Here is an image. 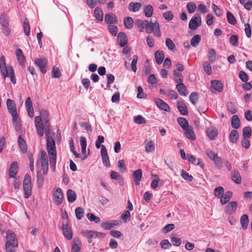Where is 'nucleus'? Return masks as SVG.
<instances>
[{"label": "nucleus", "instance_id": "obj_53", "mask_svg": "<svg viewBox=\"0 0 252 252\" xmlns=\"http://www.w3.org/2000/svg\"><path fill=\"white\" fill-rule=\"evenodd\" d=\"M228 110L232 114H234L237 112V110L234 104L231 102H229L226 104Z\"/></svg>", "mask_w": 252, "mask_h": 252}, {"label": "nucleus", "instance_id": "obj_51", "mask_svg": "<svg viewBox=\"0 0 252 252\" xmlns=\"http://www.w3.org/2000/svg\"><path fill=\"white\" fill-rule=\"evenodd\" d=\"M61 75V72L58 67H54L52 70V77L59 78Z\"/></svg>", "mask_w": 252, "mask_h": 252}, {"label": "nucleus", "instance_id": "obj_31", "mask_svg": "<svg viewBox=\"0 0 252 252\" xmlns=\"http://www.w3.org/2000/svg\"><path fill=\"white\" fill-rule=\"evenodd\" d=\"M66 195L67 200L69 202L72 203L74 202L76 199V193L71 189L67 191Z\"/></svg>", "mask_w": 252, "mask_h": 252}, {"label": "nucleus", "instance_id": "obj_38", "mask_svg": "<svg viewBox=\"0 0 252 252\" xmlns=\"http://www.w3.org/2000/svg\"><path fill=\"white\" fill-rule=\"evenodd\" d=\"M136 24L137 25L138 28L141 29L139 31L140 32H143V30L144 29H146V26L148 24V21L137 19L136 21Z\"/></svg>", "mask_w": 252, "mask_h": 252}, {"label": "nucleus", "instance_id": "obj_1", "mask_svg": "<svg viewBox=\"0 0 252 252\" xmlns=\"http://www.w3.org/2000/svg\"><path fill=\"white\" fill-rule=\"evenodd\" d=\"M38 160L40 162V164L42 169V174L41 171L38 170L36 173L37 185L39 188L42 187L44 181V176L46 175L48 170V159L46 152L41 151L38 156Z\"/></svg>", "mask_w": 252, "mask_h": 252}, {"label": "nucleus", "instance_id": "obj_14", "mask_svg": "<svg viewBox=\"0 0 252 252\" xmlns=\"http://www.w3.org/2000/svg\"><path fill=\"white\" fill-rule=\"evenodd\" d=\"M238 203L236 201L229 202L225 208V211L228 214H232L235 212Z\"/></svg>", "mask_w": 252, "mask_h": 252}, {"label": "nucleus", "instance_id": "obj_15", "mask_svg": "<svg viewBox=\"0 0 252 252\" xmlns=\"http://www.w3.org/2000/svg\"><path fill=\"white\" fill-rule=\"evenodd\" d=\"M18 163L17 161L13 162L9 166V177L14 178L18 172Z\"/></svg>", "mask_w": 252, "mask_h": 252}, {"label": "nucleus", "instance_id": "obj_10", "mask_svg": "<svg viewBox=\"0 0 252 252\" xmlns=\"http://www.w3.org/2000/svg\"><path fill=\"white\" fill-rule=\"evenodd\" d=\"M7 241L6 243H8L9 244H12L13 246H18V241L16 238V235L11 231L8 230L6 232V236Z\"/></svg>", "mask_w": 252, "mask_h": 252}, {"label": "nucleus", "instance_id": "obj_45", "mask_svg": "<svg viewBox=\"0 0 252 252\" xmlns=\"http://www.w3.org/2000/svg\"><path fill=\"white\" fill-rule=\"evenodd\" d=\"M23 190L24 195L26 198H28L32 194V187L31 185L23 186Z\"/></svg>", "mask_w": 252, "mask_h": 252}, {"label": "nucleus", "instance_id": "obj_4", "mask_svg": "<svg viewBox=\"0 0 252 252\" xmlns=\"http://www.w3.org/2000/svg\"><path fill=\"white\" fill-rule=\"evenodd\" d=\"M0 69L4 78L9 76L11 82L13 84H16V80L14 76V70L11 66H9L7 67L6 66L4 56L0 58Z\"/></svg>", "mask_w": 252, "mask_h": 252}, {"label": "nucleus", "instance_id": "obj_48", "mask_svg": "<svg viewBox=\"0 0 252 252\" xmlns=\"http://www.w3.org/2000/svg\"><path fill=\"white\" fill-rule=\"evenodd\" d=\"M227 20L228 22L233 25H235L237 23L236 20L233 14L229 11L227 12L226 14Z\"/></svg>", "mask_w": 252, "mask_h": 252}, {"label": "nucleus", "instance_id": "obj_59", "mask_svg": "<svg viewBox=\"0 0 252 252\" xmlns=\"http://www.w3.org/2000/svg\"><path fill=\"white\" fill-rule=\"evenodd\" d=\"M187 8L188 12L189 13H192L194 12L196 8V4L192 2H189L187 4Z\"/></svg>", "mask_w": 252, "mask_h": 252}, {"label": "nucleus", "instance_id": "obj_27", "mask_svg": "<svg viewBox=\"0 0 252 252\" xmlns=\"http://www.w3.org/2000/svg\"><path fill=\"white\" fill-rule=\"evenodd\" d=\"M231 126L235 129H238L240 126V121L237 115H234L231 118Z\"/></svg>", "mask_w": 252, "mask_h": 252}, {"label": "nucleus", "instance_id": "obj_46", "mask_svg": "<svg viewBox=\"0 0 252 252\" xmlns=\"http://www.w3.org/2000/svg\"><path fill=\"white\" fill-rule=\"evenodd\" d=\"M213 161H214L216 167L218 169H220L222 167V160L220 157L218 156V155H216V157Z\"/></svg>", "mask_w": 252, "mask_h": 252}, {"label": "nucleus", "instance_id": "obj_8", "mask_svg": "<svg viewBox=\"0 0 252 252\" xmlns=\"http://www.w3.org/2000/svg\"><path fill=\"white\" fill-rule=\"evenodd\" d=\"M201 17L198 15H195L189 22V28L191 30H195L201 25Z\"/></svg>", "mask_w": 252, "mask_h": 252}, {"label": "nucleus", "instance_id": "obj_63", "mask_svg": "<svg viewBox=\"0 0 252 252\" xmlns=\"http://www.w3.org/2000/svg\"><path fill=\"white\" fill-rule=\"evenodd\" d=\"M174 228L175 225L174 224H168L162 228V231L164 233H167L174 229Z\"/></svg>", "mask_w": 252, "mask_h": 252}, {"label": "nucleus", "instance_id": "obj_30", "mask_svg": "<svg viewBox=\"0 0 252 252\" xmlns=\"http://www.w3.org/2000/svg\"><path fill=\"white\" fill-rule=\"evenodd\" d=\"M216 52L214 49H210L208 50L207 57L210 63H213L216 60Z\"/></svg>", "mask_w": 252, "mask_h": 252}, {"label": "nucleus", "instance_id": "obj_57", "mask_svg": "<svg viewBox=\"0 0 252 252\" xmlns=\"http://www.w3.org/2000/svg\"><path fill=\"white\" fill-rule=\"evenodd\" d=\"M134 122L138 125L144 124L146 123V121L142 116L138 115L134 117Z\"/></svg>", "mask_w": 252, "mask_h": 252}, {"label": "nucleus", "instance_id": "obj_33", "mask_svg": "<svg viewBox=\"0 0 252 252\" xmlns=\"http://www.w3.org/2000/svg\"><path fill=\"white\" fill-rule=\"evenodd\" d=\"M232 195V192L230 191H227L224 196L220 197V202L222 205H224L227 203L230 198H231Z\"/></svg>", "mask_w": 252, "mask_h": 252}, {"label": "nucleus", "instance_id": "obj_17", "mask_svg": "<svg viewBox=\"0 0 252 252\" xmlns=\"http://www.w3.org/2000/svg\"><path fill=\"white\" fill-rule=\"evenodd\" d=\"M206 132L210 140H214L218 135V130L214 127H210L207 128Z\"/></svg>", "mask_w": 252, "mask_h": 252}, {"label": "nucleus", "instance_id": "obj_64", "mask_svg": "<svg viewBox=\"0 0 252 252\" xmlns=\"http://www.w3.org/2000/svg\"><path fill=\"white\" fill-rule=\"evenodd\" d=\"M171 241L175 246H179L181 245L182 241L181 238L176 237H171Z\"/></svg>", "mask_w": 252, "mask_h": 252}, {"label": "nucleus", "instance_id": "obj_44", "mask_svg": "<svg viewBox=\"0 0 252 252\" xmlns=\"http://www.w3.org/2000/svg\"><path fill=\"white\" fill-rule=\"evenodd\" d=\"M94 13L96 18L100 21H102L103 19V13L102 11L99 8L96 7L94 9Z\"/></svg>", "mask_w": 252, "mask_h": 252}, {"label": "nucleus", "instance_id": "obj_19", "mask_svg": "<svg viewBox=\"0 0 252 252\" xmlns=\"http://www.w3.org/2000/svg\"><path fill=\"white\" fill-rule=\"evenodd\" d=\"M126 34L124 32H120L117 36L118 42L121 47H124L127 44Z\"/></svg>", "mask_w": 252, "mask_h": 252}, {"label": "nucleus", "instance_id": "obj_37", "mask_svg": "<svg viewBox=\"0 0 252 252\" xmlns=\"http://www.w3.org/2000/svg\"><path fill=\"white\" fill-rule=\"evenodd\" d=\"M173 78L177 84L183 83V77L182 74L177 71V70H173Z\"/></svg>", "mask_w": 252, "mask_h": 252}, {"label": "nucleus", "instance_id": "obj_49", "mask_svg": "<svg viewBox=\"0 0 252 252\" xmlns=\"http://www.w3.org/2000/svg\"><path fill=\"white\" fill-rule=\"evenodd\" d=\"M75 213L76 218L79 220H81L84 216V210L80 207H77L75 209Z\"/></svg>", "mask_w": 252, "mask_h": 252}, {"label": "nucleus", "instance_id": "obj_61", "mask_svg": "<svg viewBox=\"0 0 252 252\" xmlns=\"http://www.w3.org/2000/svg\"><path fill=\"white\" fill-rule=\"evenodd\" d=\"M198 99V95L197 93L195 92L191 93V94L189 95V99L192 104L194 105L197 102Z\"/></svg>", "mask_w": 252, "mask_h": 252}, {"label": "nucleus", "instance_id": "obj_47", "mask_svg": "<svg viewBox=\"0 0 252 252\" xmlns=\"http://www.w3.org/2000/svg\"><path fill=\"white\" fill-rule=\"evenodd\" d=\"M252 129L249 126H245L243 129V138H249L251 136Z\"/></svg>", "mask_w": 252, "mask_h": 252}, {"label": "nucleus", "instance_id": "obj_24", "mask_svg": "<svg viewBox=\"0 0 252 252\" xmlns=\"http://www.w3.org/2000/svg\"><path fill=\"white\" fill-rule=\"evenodd\" d=\"M231 179L237 184L241 183V177L240 173L236 170L232 172Z\"/></svg>", "mask_w": 252, "mask_h": 252}, {"label": "nucleus", "instance_id": "obj_13", "mask_svg": "<svg viewBox=\"0 0 252 252\" xmlns=\"http://www.w3.org/2000/svg\"><path fill=\"white\" fill-rule=\"evenodd\" d=\"M155 101L157 106L160 109L169 112L170 111V108L169 105L164 101L162 100L160 98H156L155 99Z\"/></svg>", "mask_w": 252, "mask_h": 252}, {"label": "nucleus", "instance_id": "obj_29", "mask_svg": "<svg viewBox=\"0 0 252 252\" xmlns=\"http://www.w3.org/2000/svg\"><path fill=\"white\" fill-rule=\"evenodd\" d=\"M155 56L156 60V63L158 64H160L162 63L164 58V55L163 52L160 51L159 50L156 51L155 53Z\"/></svg>", "mask_w": 252, "mask_h": 252}, {"label": "nucleus", "instance_id": "obj_21", "mask_svg": "<svg viewBox=\"0 0 252 252\" xmlns=\"http://www.w3.org/2000/svg\"><path fill=\"white\" fill-rule=\"evenodd\" d=\"M177 107L180 113L183 115H187L189 113L187 107L182 101H178L177 103Z\"/></svg>", "mask_w": 252, "mask_h": 252}, {"label": "nucleus", "instance_id": "obj_12", "mask_svg": "<svg viewBox=\"0 0 252 252\" xmlns=\"http://www.w3.org/2000/svg\"><path fill=\"white\" fill-rule=\"evenodd\" d=\"M53 196L54 197L55 203L57 205H59L62 203L63 198V194L60 188H58L56 189V192L53 193Z\"/></svg>", "mask_w": 252, "mask_h": 252}, {"label": "nucleus", "instance_id": "obj_22", "mask_svg": "<svg viewBox=\"0 0 252 252\" xmlns=\"http://www.w3.org/2000/svg\"><path fill=\"white\" fill-rule=\"evenodd\" d=\"M16 55L19 64L21 66H23L26 61V59L24 56L22 51L20 49H17L16 51Z\"/></svg>", "mask_w": 252, "mask_h": 252}, {"label": "nucleus", "instance_id": "obj_16", "mask_svg": "<svg viewBox=\"0 0 252 252\" xmlns=\"http://www.w3.org/2000/svg\"><path fill=\"white\" fill-rule=\"evenodd\" d=\"M25 105L29 116L31 118H32L33 117L34 112L32 100L30 97H28L26 99Z\"/></svg>", "mask_w": 252, "mask_h": 252}, {"label": "nucleus", "instance_id": "obj_62", "mask_svg": "<svg viewBox=\"0 0 252 252\" xmlns=\"http://www.w3.org/2000/svg\"><path fill=\"white\" fill-rule=\"evenodd\" d=\"M0 24L3 27L8 26V23L6 16L4 14H1L0 16Z\"/></svg>", "mask_w": 252, "mask_h": 252}, {"label": "nucleus", "instance_id": "obj_50", "mask_svg": "<svg viewBox=\"0 0 252 252\" xmlns=\"http://www.w3.org/2000/svg\"><path fill=\"white\" fill-rule=\"evenodd\" d=\"M224 192V189L222 187H217L214 189V194L218 198H220Z\"/></svg>", "mask_w": 252, "mask_h": 252}, {"label": "nucleus", "instance_id": "obj_60", "mask_svg": "<svg viewBox=\"0 0 252 252\" xmlns=\"http://www.w3.org/2000/svg\"><path fill=\"white\" fill-rule=\"evenodd\" d=\"M181 176L184 179L190 182L192 181L193 180V177L191 175H189L187 172L184 170H182Z\"/></svg>", "mask_w": 252, "mask_h": 252}, {"label": "nucleus", "instance_id": "obj_23", "mask_svg": "<svg viewBox=\"0 0 252 252\" xmlns=\"http://www.w3.org/2000/svg\"><path fill=\"white\" fill-rule=\"evenodd\" d=\"M211 85L218 92H221L223 90V85L220 81L212 80L211 81Z\"/></svg>", "mask_w": 252, "mask_h": 252}, {"label": "nucleus", "instance_id": "obj_6", "mask_svg": "<svg viewBox=\"0 0 252 252\" xmlns=\"http://www.w3.org/2000/svg\"><path fill=\"white\" fill-rule=\"evenodd\" d=\"M82 235L88 238V243H91L93 241V238L104 237L103 233L98 232L93 230H84L81 232Z\"/></svg>", "mask_w": 252, "mask_h": 252}, {"label": "nucleus", "instance_id": "obj_36", "mask_svg": "<svg viewBox=\"0 0 252 252\" xmlns=\"http://www.w3.org/2000/svg\"><path fill=\"white\" fill-rule=\"evenodd\" d=\"M240 223L243 229H246L248 225L249 218L247 215H243L240 219Z\"/></svg>", "mask_w": 252, "mask_h": 252}, {"label": "nucleus", "instance_id": "obj_25", "mask_svg": "<svg viewBox=\"0 0 252 252\" xmlns=\"http://www.w3.org/2000/svg\"><path fill=\"white\" fill-rule=\"evenodd\" d=\"M176 88L178 90L179 94L184 96H186L188 94V91L185 85L183 83L177 84Z\"/></svg>", "mask_w": 252, "mask_h": 252}, {"label": "nucleus", "instance_id": "obj_41", "mask_svg": "<svg viewBox=\"0 0 252 252\" xmlns=\"http://www.w3.org/2000/svg\"><path fill=\"white\" fill-rule=\"evenodd\" d=\"M145 151L147 153H150L155 150V143L151 140L149 141L145 145Z\"/></svg>", "mask_w": 252, "mask_h": 252}, {"label": "nucleus", "instance_id": "obj_39", "mask_svg": "<svg viewBox=\"0 0 252 252\" xmlns=\"http://www.w3.org/2000/svg\"><path fill=\"white\" fill-rule=\"evenodd\" d=\"M143 11L147 17H151L153 14V7L151 5H148L144 8Z\"/></svg>", "mask_w": 252, "mask_h": 252}, {"label": "nucleus", "instance_id": "obj_55", "mask_svg": "<svg viewBox=\"0 0 252 252\" xmlns=\"http://www.w3.org/2000/svg\"><path fill=\"white\" fill-rule=\"evenodd\" d=\"M87 218L91 221H94L95 223H99L100 221V219L94 216L93 213L88 214Z\"/></svg>", "mask_w": 252, "mask_h": 252}, {"label": "nucleus", "instance_id": "obj_43", "mask_svg": "<svg viewBox=\"0 0 252 252\" xmlns=\"http://www.w3.org/2000/svg\"><path fill=\"white\" fill-rule=\"evenodd\" d=\"M125 27L128 29H131L133 26V20L130 17H126L124 20Z\"/></svg>", "mask_w": 252, "mask_h": 252}, {"label": "nucleus", "instance_id": "obj_34", "mask_svg": "<svg viewBox=\"0 0 252 252\" xmlns=\"http://www.w3.org/2000/svg\"><path fill=\"white\" fill-rule=\"evenodd\" d=\"M201 41V36L198 34L194 35L190 40V45L193 47H196Z\"/></svg>", "mask_w": 252, "mask_h": 252}, {"label": "nucleus", "instance_id": "obj_40", "mask_svg": "<svg viewBox=\"0 0 252 252\" xmlns=\"http://www.w3.org/2000/svg\"><path fill=\"white\" fill-rule=\"evenodd\" d=\"M210 62H205L203 63V67L204 71L207 75H211L212 73V68L211 63Z\"/></svg>", "mask_w": 252, "mask_h": 252}, {"label": "nucleus", "instance_id": "obj_7", "mask_svg": "<svg viewBox=\"0 0 252 252\" xmlns=\"http://www.w3.org/2000/svg\"><path fill=\"white\" fill-rule=\"evenodd\" d=\"M34 63L35 65L39 67L40 72L42 74H45L46 71L47 65V61L46 59L37 58L35 59Z\"/></svg>", "mask_w": 252, "mask_h": 252}, {"label": "nucleus", "instance_id": "obj_56", "mask_svg": "<svg viewBox=\"0 0 252 252\" xmlns=\"http://www.w3.org/2000/svg\"><path fill=\"white\" fill-rule=\"evenodd\" d=\"M44 123L43 126L45 128V133L46 135H50V124L49 123V120L43 121Z\"/></svg>", "mask_w": 252, "mask_h": 252}, {"label": "nucleus", "instance_id": "obj_26", "mask_svg": "<svg viewBox=\"0 0 252 252\" xmlns=\"http://www.w3.org/2000/svg\"><path fill=\"white\" fill-rule=\"evenodd\" d=\"M105 21L108 24L117 23L118 22L117 19L115 15L114 14H107L105 16Z\"/></svg>", "mask_w": 252, "mask_h": 252}, {"label": "nucleus", "instance_id": "obj_54", "mask_svg": "<svg viewBox=\"0 0 252 252\" xmlns=\"http://www.w3.org/2000/svg\"><path fill=\"white\" fill-rule=\"evenodd\" d=\"M165 44L167 47L168 49L171 51L173 50L175 48V45L172 41V40L169 38H166L165 40Z\"/></svg>", "mask_w": 252, "mask_h": 252}, {"label": "nucleus", "instance_id": "obj_2", "mask_svg": "<svg viewBox=\"0 0 252 252\" xmlns=\"http://www.w3.org/2000/svg\"><path fill=\"white\" fill-rule=\"evenodd\" d=\"M47 148L49 156L50 167L52 171L54 172L56 168V150L55 142L52 136L50 135H46Z\"/></svg>", "mask_w": 252, "mask_h": 252}, {"label": "nucleus", "instance_id": "obj_11", "mask_svg": "<svg viewBox=\"0 0 252 252\" xmlns=\"http://www.w3.org/2000/svg\"><path fill=\"white\" fill-rule=\"evenodd\" d=\"M101 156L103 164L107 167H110V163L107 154V150L104 145H101Z\"/></svg>", "mask_w": 252, "mask_h": 252}, {"label": "nucleus", "instance_id": "obj_28", "mask_svg": "<svg viewBox=\"0 0 252 252\" xmlns=\"http://www.w3.org/2000/svg\"><path fill=\"white\" fill-rule=\"evenodd\" d=\"M18 145L21 150L23 153L27 152V148L25 141L23 139L21 136H19L18 140Z\"/></svg>", "mask_w": 252, "mask_h": 252}, {"label": "nucleus", "instance_id": "obj_20", "mask_svg": "<svg viewBox=\"0 0 252 252\" xmlns=\"http://www.w3.org/2000/svg\"><path fill=\"white\" fill-rule=\"evenodd\" d=\"M142 177V171L141 169H138L135 171L133 174V177L136 185L140 184V181Z\"/></svg>", "mask_w": 252, "mask_h": 252}, {"label": "nucleus", "instance_id": "obj_58", "mask_svg": "<svg viewBox=\"0 0 252 252\" xmlns=\"http://www.w3.org/2000/svg\"><path fill=\"white\" fill-rule=\"evenodd\" d=\"M152 177L154 178L153 180L151 183V187L153 189H156L158 187V182L159 181V179L158 175L152 174Z\"/></svg>", "mask_w": 252, "mask_h": 252}, {"label": "nucleus", "instance_id": "obj_3", "mask_svg": "<svg viewBox=\"0 0 252 252\" xmlns=\"http://www.w3.org/2000/svg\"><path fill=\"white\" fill-rule=\"evenodd\" d=\"M6 105L9 113L12 116V121L15 129L19 130L21 127L20 120L17 112V108L15 102L10 99H7Z\"/></svg>", "mask_w": 252, "mask_h": 252}, {"label": "nucleus", "instance_id": "obj_35", "mask_svg": "<svg viewBox=\"0 0 252 252\" xmlns=\"http://www.w3.org/2000/svg\"><path fill=\"white\" fill-rule=\"evenodd\" d=\"M177 122L183 130L189 126L188 121L184 118H178L177 119Z\"/></svg>", "mask_w": 252, "mask_h": 252}, {"label": "nucleus", "instance_id": "obj_5", "mask_svg": "<svg viewBox=\"0 0 252 252\" xmlns=\"http://www.w3.org/2000/svg\"><path fill=\"white\" fill-rule=\"evenodd\" d=\"M146 32L150 34L153 32L155 36L159 37L161 35V32L158 23L155 21V22H149L148 21V24L146 26Z\"/></svg>", "mask_w": 252, "mask_h": 252}, {"label": "nucleus", "instance_id": "obj_32", "mask_svg": "<svg viewBox=\"0 0 252 252\" xmlns=\"http://www.w3.org/2000/svg\"><path fill=\"white\" fill-rule=\"evenodd\" d=\"M141 6V4L139 2H131L129 4L128 8L129 10L136 12L140 9Z\"/></svg>", "mask_w": 252, "mask_h": 252}, {"label": "nucleus", "instance_id": "obj_42", "mask_svg": "<svg viewBox=\"0 0 252 252\" xmlns=\"http://www.w3.org/2000/svg\"><path fill=\"white\" fill-rule=\"evenodd\" d=\"M239 138L238 131L235 130H232L229 135V139L231 142L236 143Z\"/></svg>", "mask_w": 252, "mask_h": 252}, {"label": "nucleus", "instance_id": "obj_18", "mask_svg": "<svg viewBox=\"0 0 252 252\" xmlns=\"http://www.w3.org/2000/svg\"><path fill=\"white\" fill-rule=\"evenodd\" d=\"M184 130L185 131L184 134L187 138L191 140H195V136L192 126H189L185 129H184Z\"/></svg>", "mask_w": 252, "mask_h": 252}, {"label": "nucleus", "instance_id": "obj_9", "mask_svg": "<svg viewBox=\"0 0 252 252\" xmlns=\"http://www.w3.org/2000/svg\"><path fill=\"white\" fill-rule=\"evenodd\" d=\"M62 230L64 236L67 240L72 239L73 236L72 231L67 222L63 221V222Z\"/></svg>", "mask_w": 252, "mask_h": 252}, {"label": "nucleus", "instance_id": "obj_52", "mask_svg": "<svg viewBox=\"0 0 252 252\" xmlns=\"http://www.w3.org/2000/svg\"><path fill=\"white\" fill-rule=\"evenodd\" d=\"M115 224H116L115 223V221H112L111 222H109V221L103 222L101 223V227L105 229H110Z\"/></svg>", "mask_w": 252, "mask_h": 252}]
</instances>
